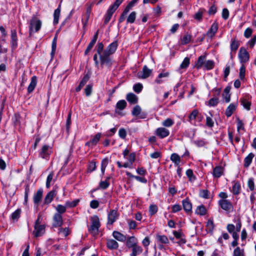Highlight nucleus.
<instances>
[{
    "label": "nucleus",
    "mask_w": 256,
    "mask_h": 256,
    "mask_svg": "<svg viewBox=\"0 0 256 256\" xmlns=\"http://www.w3.org/2000/svg\"><path fill=\"white\" fill-rule=\"evenodd\" d=\"M118 42L115 41L110 44L104 50V56L101 58V66L106 65L110 66L112 64V60L110 55L114 54L118 48Z\"/></svg>",
    "instance_id": "nucleus-1"
},
{
    "label": "nucleus",
    "mask_w": 256,
    "mask_h": 256,
    "mask_svg": "<svg viewBox=\"0 0 256 256\" xmlns=\"http://www.w3.org/2000/svg\"><path fill=\"white\" fill-rule=\"evenodd\" d=\"M90 220L92 224L88 230L92 235L96 236L98 234L100 226L99 218L97 216H94L91 217Z\"/></svg>",
    "instance_id": "nucleus-2"
},
{
    "label": "nucleus",
    "mask_w": 256,
    "mask_h": 256,
    "mask_svg": "<svg viewBox=\"0 0 256 256\" xmlns=\"http://www.w3.org/2000/svg\"><path fill=\"white\" fill-rule=\"evenodd\" d=\"M42 26L41 21L36 16H33L30 22V34L31 35L34 32L38 31Z\"/></svg>",
    "instance_id": "nucleus-3"
},
{
    "label": "nucleus",
    "mask_w": 256,
    "mask_h": 256,
    "mask_svg": "<svg viewBox=\"0 0 256 256\" xmlns=\"http://www.w3.org/2000/svg\"><path fill=\"white\" fill-rule=\"evenodd\" d=\"M122 2V0H116L114 3L109 8L105 17L104 22L106 24L108 23L110 21L112 14L118 8Z\"/></svg>",
    "instance_id": "nucleus-4"
},
{
    "label": "nucleus",
    "mask_w": 256,
    "mask_h": 256,
    "mask_svg": "<svg viewBox=\"0 0 256 256\" xmlns=\"http://www.w3.org/2000/svg\"><path fill=\"white\" fill-rule=\"evenodd\" d=\"M52 152V148L50 146L44 145L42 147L39 155L42 158L48 159Z\"/></svg>",
    "instance_id": "nucleus-5"
},
{
    "label": "nucleus",
    "mask_w": 256,
    "mask_h": 256,
    "mask_svg": "<svg viewBox=\"0 0 256 256\" xmlns=\"http://www.w3.org/2000/svg\"><path fill=\"white\" fill-rule=\"evenodd\" d=\"M238 58L241 63H246L249 60V54L244 48H241L239 51Z\"/></svg>",
    "instance_id": "nucleus-6"
},
{
    "label": "nucleus",
    "mask_w": 256,
    "mask_h": 256,
    "mask_svg": "<svg viewBox=\"0 0 256 256\" xmlns=\"http://www.w3.org/2000/svg\"><path fill=\"white\" fill-rule=\"evenodd\" d=\"M152 72V70L148 68L146 66H144L142 70L138 73V77L140 78L145 79L150 76Z\"/></svg>",
    "instance_id": "nucleus-7"
},
{
    "label": "nucleus",
    "mask_w": 256,
    "mask_h": 256,
    "mask_svg": "<svg viewBox=\"0 0 256 256\" xmlns=\"http://www.w3.org/2000/svg\"><path fill=\"white\" fill-rule=\"evenodd\" d=\"M63 224V220L62 215L60 214H55L53 216L54 227H61Z\"/></svg>",
    "instance_id": "nucleus-8"
},
{
    "label": "nucleus",
    "mask_w": 256,
    "mask_h": 256,
    "mask_svg": "<svg viewBox=\"0 0 256 256\" xmlns=\"http://www.w3.org/2000/svg\"><path fill=\"white\" fill-rule=\"evenodd\" d=\"M156 134L161 138H166L170 134V132L164 128H158L156 130Z\"/></svg>",
    "instance_id": "nucleus-9"
},
{
    "label": "nucleus",
    "mask_w": 256,
    "mask_h": 256,
    "mask_svg": "<svg viewBox=\"0 0 256 256\" xmlns=\"http://www.w3.org/2000/svg\"><path fill=\"white\" fill-rule=\"evenodd\" d=\"M222 208L225 210H230L232 208V203L226 200H220L218 202Z\"/></svg>",
    "instance_id": "nucleus-10"
},
{
    "label": "nucleus",
    "mask_w": 256,
    "mask_h": 256,
    "mask_svg": "<svg viewBox=\"0 0 256 256\" xmlns=\"http://www.w3.org/2000/svg\"><path fill=\"white\" fill-rule=\"evenodd\" d=\"M118 218L117 210H112L108 214V224H112Z\"/></svg>",
    "instance_id": "nucleus-11"
},
{
    "label": "nucleus",
    "mask_w": 256,
    "mask_h": 256,
    "mask_svg": "<svg viewBox=\"0 0 256 256\" xmlns=\"http://www.w3.org/2000/svg\"><path fill=\"white\" fill-rule=\"evenodd\" d=\"M45 232V227L44 225L34 226V230L33 232L36 237L42 236Z\"/></svg>",
    "instance_id": "nucleus-12"
},
{
    "label": "nucleus",
    "mask_w": 256,
    "mask_h": 256,
    "mask_svg": "<svg viewBox=\"0 0 256 256\" xmlns=\"http://www.w3.org/2000/svg\"><path fill=\"white\" fill-rule=\"evenodd\" d=\"M218 30V24L214 22L212 25L210 29L206 32V35L210 38H212L216 33Z\"/></svg>",
    "instance_id": "nucleus-13"
},
{
    "label": "nucleus",
    "mask_w": 256,
    "mask_h": 256,
    "mask_svg": "<svg viewBox=\"0 0 256 256\" xmlns=\"http://www.w3.org/2000/svg\"><path fill=\"white\" fill-rule=\"evenodd\" d=\"M106 246L110 250H116L118 247V244L113 239H108L106 240Z\"/></svg>",
    "instance_id": "nucleus-14"
},
{
    "label": "nucleus",
    "mask_w": 256,
    "mask_h": 256,
    "mask_svg": "<svg viewBox=\"0 0 256 256\" xmlns=\"http://www.w3.org/2000/svg\"><path fill=\"white\" fill-rule=\"evenodd\" d=\"M56 194V192L55 190H52L44 198V204H48L51 202L54 196Z\"/></svg>",
    "instance_id": "nucleus-15"
},
{
    "label": "nucleus",
    "mask_w": 256,
    "mask_h": 256,
    "mask_svg": "<svg viewBox=\"0 0 256 256\" xmlns=\"http://www.w3.org/2000/svg\"><path fill=\"white\" fill-rule=\"evenodd\" d=\"M112 236L117 240L122 242H124L126 239V236L124 234L118 231H114L112 232Z\"/></svg>",
    "instance_id": "nucleus-16"
},
{
    "label": "nucleus",
    "mask_w": 256,
    "mask_h": 256,
    "mask_svg": "<svg viewBox=\"0 0 256 256\" xmlns=\"http://www.w3.org/2000/svg\"><path fill=\"white\" fill-rule=\"evenodd\" d=\"M42 190L40 189L36 192V194H34L33 199L34 204H38L42 199Z\"/></svg>",
    "instance_id": "nucleus-17"
},
{
    "label": "nucleus",
    "mask_w": 256,
    "mask_h": 256,
    "mask_svg": "<svg viewBox=\"0 0 256 256\" xmlns=\"http://www.w3.org/2000/svg\"><path fill=\"white\" fill-rule=\"evenodd\" d=\"M126 98L130 103L132 104H135L138 102V97L133 93H128L126 95Z\"/></svg>",
    "instance_id": "nucleus-18"
},
{
    "label": "nucleus",
    "mask_w": 256,
    "mask_h": 256,
    "mask_svg": "<svg viewBox=\"0 0 256 256\" xmlns=\"http://www.w3.org/2000/svg\"><path fill=\"white\" fill-rule=\"evenodd\" d=\"M36 85V78L34 76L31 78L30 82L28 88V91L29 93L32 92Z\"/></svg>",
    "instance_id": "nucleus-19"
},
{
    "label": "nucleus",
    "mask_w": 256,
    "mask_h": 256,
    "mask_svg": "<svg viewBox=\"0 0 256 256\" xmlns=\"http://www.w3.org/2000/svg\"><path fill=\"white\" fill-rule=\"evenodd\" d=\"M104 46L102 42H99L96 46V52L98 54L100 62L101 58L104 56Z\"/></svg>",
    "instance_id": "nucleus-20"
},
{
    "label": "nucleus",
    "mask_w": 256,
    "mask_h": 256,
    "mask_svg": "<svg viewBox=\"0 0 256 256\" xmlns=\"http://www.w3.org/2000/svg\"><path fill=\"white\" fill-rule=\"evenodd\" d=\"M230 88L226 87L222 94V98L226 102H228L230 101Z\"/></svg>",
    "instance_id": "nucleus-21"
},
{
    "label": "nucleus",
    "mask_w": 256,
    "mask_h": 256,
    "mask_svg": "<svg viewBox=\"0 0 256 256\" xmlns=\"http://www.w3.org/2000/svg\"><path fill=\"white\" fill-rule=\"evenodd\" d=\"M236 106L234 104H230L226 110V114L228 117L232 116L234 112L236 110Z\"/></svg>",
    "instance_id": "nucleus-22"
},
{
    "label": "nucleus",
    "mask_w": 256,
    "mask_h": 256,
    "mask_svg": "<svg viewBox=\"0 0 256 256\" xmlns=\"http://www.w3.org/2000/svg\"><path fill=\"white\" fill-rule=\"evenodd\" d=\"M182 205L184 209L186 212H189L191 211L192 208V205L188 198H186L182 200Z\"/></svg>",
    "instance_id": "nucleus-23"
},
{
    "label": "nucleus",
    "mask_w": 256,
    "mask_h": 256,
    "mask_svg": "<svg viewBox=\"0 0 256 256\" xmlns=\"http://www.w3.org/2000/svg\"><path fill=\"white\" fill-rule=\"evenodd\" d=\"M132 248V253L130 254L131 256H136L141 254L142 252V248L138 245H136Z\"/></svg>",
    "instance_id": "nucleus-24"
},
{
    "label": "nucleus",
    "mask_w": 256,
    "mask_h": 256,
    "mask_svg": "<svg viewBox=\"0 0 256 256\" xmlns=\"http://www.w3.org/2000/svg\"><path fill=\"white\" fill-rule=\"evenodd\" d=\"M223 172V168L222 166H216L213 170V176L216 178L220 177Z\"/></svg>",
    "instance_id": "nucleus-25"
},
{
    "label": "nucleus",
    "mask_w": 256,
    "mask_h": 256,
    "mask_svg": "<svg viewBox=\"0 0 256 256\" xmlns=\"http://www.w3.org/2000/svg\"><path fill=\"white\" fill-rule=\"evenodd\" d=\"M170 160L174 162L176 166H178L180 162V158L178 154L174 153L172 154L170 156Z\"/></svg>",
    "instance_id": "nucleus-26"
},
{
    "label": "nucleus",
    "mask_w": 256,
    "mask_h": 256,
    "mask_svg": "<svg viewBox=\"0 0 256 256\" xmlns=\"http://www.w3.org/2000/svg\"><path fill=\"white\" fill-rule=\"evenodd\" d=\"M60 12V4L58 8L55 10L54 14V23L57 24L58 22Z\"/></svg>",
    "instance_id": "nucleus-27"
},
{
    "label": "nucleus",
    "mask_w": 256,
    "mask_h": 256,
    "mask_svg": "<svg viewBox=\"0 0 256 256\" xmlns=\"http://www.w3.org/2000/svg\"><path fill=\"white\" fill-rule=\"evenodd\" d=\"M137 240L134 236L130 237L126 242V245L128 248H132L137 245Z\"/></svg>",
    "instance_id": "nucleus-28"
},
{
    "label": "nucleus",
    "mask_w": 256,
    "mask_h": 256,
    "mask_svg": "<svg viewBox=\"0 0 256 256\" xmlns=\"http://www.w3.org/2000/svg\"><path fill=\"white\" fill-rule=\"evenodd\" d=\"M254 157V154L250 153L244 158V166L245 167H248L250 165Z\"/></svg>",
    "instance_id": "nucleus-29"
},
{
    "label": "nucleus",
    "mask_w": 256,
    "mask_h": 256,
    "mask_svg": "<svg viewBox=\"0 0 256 256\" xmlns=\"http://www.w3.org/2000/svg\"><path fill=\"white\" fill-rule=\"evenodd\" d=\"M126 106V102L124 100H119L116 104V110H124Z\"/></svg>",
    "instance_id": "nucleus-30"
},
{
    "label": "nucleus",
    "mask_w": 256,
    "mask_h": 256,
    "mask_svg": "<svg viewBox=\"0 0 256 256\" xmlns=\"http://www.w3.org/2000/svg\"><path fill=\"white\" fill-rule=\"evenodd\" d=\"M66 206H62V204H58L57 206L55 208L57 212L56 214H62L66 212Z\"/></svg>",
    "instance_id": "nucleus-31"
},
{
    "label": "nucleus",
    "mask_w": 256,
    "mask_h": 256,
    "mask_svg": "<svg viewBox=\"0 0 256 256\" xmlns=\"http://www.w3.org/2000/svg\"><path fill=\"white\" fill-rule=\"evenodd\" d=\"M90 12H91V8L89 7L87 8L86 12L84 15L85 19H86L85 21H84L82 20V24H83L84 28L86 27V26L87 25L88 20L90 18Z\"/></svg>",
    "instance_id": "nucleus-32"
},
{
    "label": "nucleus",
    "mask_w": 256,
    "mask_h": 256,
    "mask_svg": "<svg viewBox=\"0 0 256 256\" xmlns=\"http://www.w3.org/2000/svg\"><path fill=\"white\" fill-rule=\"evenodd\" d=\"M205 58L206 57L205 56H201L198 58V60L196 64V66L197 67V68H201L202 66L204 65V62H206Z\"/></svg>",
    "instance_id": "nucleus-33"
},
{
    "label": "nucleus",
    "mask_w": 256,
    "mask_h": 256,
    "mask_svg": "<svg viewBox=\"0 0 256 256\" xmlns=\"http://www.w3.org/2000/svg\"><path fill=\"white\" fill-rule=\"evenodd\" d=\"M58 233L59 234H62V236L66 237L70 234V230L68 228H58Z\"/></svg>",
    "instance_id": "nucleus-34"
},
{
    "label": "nucleus",
    "mask_w": 256,
    "mask_h": 256,
    "mask_svg": "<svg viewBox=\"0 0 256 256\" xmlns=\"http://www.w3.org/2000/svg\"><path fill=\"white\" fill-rule=\"evenodd\" d=\"M156 239L158 242H160L162 244H168L169 242V240L166 236L164 235H157Z\"/></svg>",
    "instance_id": "nucleus-35"
},
{
    "label": "nucleus",
    "mask_w": 256,
    "mask_h": 256,
    "mask_svg": "<svg viewBox=\"0 0 256 256\" xmlns=\"http://www.w3.org/2000/svg\"><path fill=\"white\" fill-rule=\"evenodd\" d=\"M206 210L204 206H198L196 210V214L200 216H204L206 214Z\"/></svg>",
    "instance_id": "nucleus-36"
},
{
    "label": "nucleus",
    "mask_w": 256,
    "mask_h": 256,
    "mask_svg": "<svg viewBox=\"0 0 256 256\" xmlns=\"http://www.w3.org/2000/svg\"><path fill=\"white\" fill-rule=\"evenodd\" d=\"M126 174L130 177L134 178L136 180L142 183L145 184L147 182V180L145 178L139 176H134L128 172H126Z\"/></svg>",
    "instance_id": "nucleus-37"
},
{
    "label": "nucleus",
    "mask_w": 256,
    "mask_h": 256,
    "mask_svg": "<svg viewBox=\"0 0 256 256\" xmlns=\"http://www.w3.org/2000/svg\"><path fill=\"white\" fill-rule=\"evenodd\" d=\"M174 124V121L170 118H168L166 120H165L164 122H162V125L165 127H170Z\"/></svg>",
    "instance_id": "nucleus-38"
},
{
    "label": "nucleus",
    "mask_w": 256,
    "mask_h": 256,
    "mask_svg": "<svg viewBox=\"0 0 256 256\" xmlns=\"http://www.w3.org/2000/svg\"><path fill=\"white\" fill-rule=\"evenodd\" d=\"M101 136V133L98 132L90 140L91 142L92 143V145H94V146H96L98 144L100 140Z\"/></svg>",
    "instance_id": "nucleus-39"
},
{
    "label": "nucleus",
    "mask_w": 256,
    "mask_h": 256,
    "mask_svg": "<svg viewBox=\"0 0 256 256\" xmlns=\"http://www.w3.org/2000/svg\"><path fill=\"white\" fill-rule=\"evenodd\" d=\"M136 12H132L127 18V22L134 23L136 18Z\"/></svg>",
    "instance_id": "nucleus-40"
},
{
    "label": "nucleus",
    "mask_w": 256,
    "mask_h": 256,
    "mask_svg": "<svg viewBox=\"0 0 256 256\" xmlns=\"http://www.w3.org/2000/svg\"><path fill=\"white\" fill-rule=\"evenodd\" d=\"M192 36L190 34H186L184 35L181 39V43L182 44H186L190 42Z\"/></svg>",
    "instance_id": "nucleus-41"
},
{
    "label": "nucleus",
    "mask_w": 256,
    "mask_h": 256,
    "mask_svg": "<svg viewBox=\"0 0 256 256\" xmlns=\"http://www.w3.org/2000/svg\"><path fill=\"white\" fill-rule=\"evenodd\" d=\"M108 163V159L106 158L104 159L101 164V172L102 174H104L106 167Z\"/></svg>",
    "instance_id": "nucleus-42"
},
{
    "label": "nucleus",
    "mask_w": 256,
    "mask_h": 256,
    "mask_svg": "<svg viewBox=\"0 0 256 256\" xmlns=\"http://www.w3.org/2000/svg\"><path fill=\"white\" fill-rule=\"evenodd\" d=\"M193 142L198 147L204 146L207 143L204 140L202 139L194 140Z\"/></svg>",
    "instance_id": "nucleus-43"
},
{
    "label": "nucleus",
    "mask_w": 256,
    "mask_h": 256,
    "mask_svg": "<svg viewBox=\"0 0 256 256\" xmlns=\"http://www.w3.org/2000/svg\"><path fill=\"white\" fill-rule=\"evenodd\" d=\"M186 174L190 181L194 182L196 180V176L194 175L193 172L191 169L186 170Z\"/></svg>",
    "instance_id": "nucleus-44"
},
{
    "label": "nucleus",
    "mask_w": 256,
    "mask_h": 256,
    "mask_svg": "<svg viewBox=\"0 0 256 256\" xmlns=\"http://www.w3.org/2000/svg\"><path fill=\"white\" fill-rule=\"evenodd\" d=\"M79 202L78 200H75L72 201H68L66 202V207L72 208L76 206Z\"/></svg>",
    "instance_id": "nucleus-45"
},
{
    "label": "nucleus",
    "mask_w": 256,
    "mask_h": 256,
    "mask_svg": "<svg viewBox=\"0 0 256 256\" xmlns=\"http://www.w3.org/2000/svg\"><path fill=\"white\" fill-rule=\"evenodd\" d=\"M54 174L53 172H51L48 176L46 182V187L49 188L50 185V183L52 180Z\"/></svg>",
    "instance_id": "nucleus-46"
},
{
    "label": "nucleus",
    "mask_w": 256,
    "mask_h": 256,
    "mask_svg": "<svg viewBox=\"0 0 256 256\" xmlns=\"http://www.w3.org/2000/svg\"><path fill=\"white\" fill-rule=\"evenodd\" d=\"M234 256H244V251L237 247L234 252Z\"/></svg>",
    "instance_id": "nucleus-47"
},
{
    "label": "nucleus",
    "mask_w": 256,
    "mask_h": 256,
    "mask_svg": "<svg viewBox=\"0 0 256 256\" xmlns=\"http://www.w3.org/2000/svg\"><path fill=\"white\" fill-rule=\"evenodd\" d=\"M240 184L236 182L232 186V192L235 194H238L240 193Z\"/></svg>",
    "instance_id": "nucleus-48"
},
{
    "label": "nucleus",
    "mask_w": 256,
    "mask_h": 256,
    "mask_svg": "<svg viewBox=\"0 0 256 256\" xmlns=\"http://www.w3.org/2000/svg\"><path fill=\"white\" fill-rule=\"evenodd\" d=\"M140 107L139 106H136L134 108L132 114L134 116H138L140 114Z\"/></svg>",
    "instance_id": "nucleus-49"
},
{
    "label": "nucleus",
    "mask_w": 256,
    "mask_h": 256,
    "mask_svg": "<svg viewBox=\"0 0 256 256\" xmlns=\"http://www.w3.org/2000/svg\"><path fill=\"white\" fill-rule=\"evenodd\" d=\"M190 64V58H185L183 62L180 65V68H186Z\"/></svg>",
    "instance_id": "nucleus-50"
},
{
    "label": "nucleus",
    "mask_w": 256,
    "mask_h": 256,
    "mask_svg": "<svg viewBox=\"0 0 256 256\" xmlns=\"http://www.w3.org/2000/svg\"><path fill=\"white\" fill-rule=\"evenodd\" d=\"M214 66V62L213 61L210 60H208L205 62L204 66L207 70H211L213 68Z\"/></svg>",
    "instance_id": "nucleus-51"
},
{
    "label": "nucleus",
    "mask_w": 256,
    "mask_h": 256,
    "mask_svg": "<svg viewBox=\"0 0 256 256\" xmlns=\"http://www.w3.org/2000/svg\"><path fill=\"white\" fill-rule=\"evenodd\" d=\"M90 76V73H88L85 74L80 84L83 86L86 84Z\"/></svg>",
    "instance_id": "nucleus-52"
},
{
    "label": "nucleus",
    "mask_w": 256,
    "mask_h": 256,
    "mask_svg": "<svg viewBox=\"0 0 256 256\" xmlns=\"http://www.w3.org/2000/svg\"><path fill=\"white\" fill-rule=\"evenodd\" d=\"M198 112L197 110H193L188 116L189 121L191 122L192 120L196 119L198 116Z\"/></svg>",
    "instance_id": "nucleus-53"
},
{
    "label": "nucleus",
    "mask_w": 256,
    "mask_h": 256,
    "mask_svg": "<svg viewBox=\"0 0 256 256\" xmlns=\"http://www.w3.org/2000/svg\"><path fill=\"white\" fill-rule=\"evenodd\" d=\"M241 103L242 105L244 106V107L247 110H250V106L251 105V103L248 101H247L245 99H242L241 100Z\"/></svg>",
    "instance_id": "nucleus-54"
},
{
    "label": "nucleus",
    "mask_w": 256,
    "mask_h": 256,
    "mask_svg": "<svg viewBox=\"0 0 256 256\" xmlns=\"http://www.w3.org/2000/svg\"><path fill=\"white\" fill-rule=\"evenodd\" d=\"M210 116H207L206 118V124L208 127H212L214 124V122L212 118V114L210 113Z\"/></svg>",
    "instance_id": "nucleus-55"
},
{
    "label": "nucleus",
    "mask_w": 256,
    "mask_h": 256,
    "mask_svg": "<svg viewBox=\"0 0 256 256\" xmlns=\"http://www.w3.org/2000/svg\"><path fill=\"white\" fill-rule=\"evenodd\" d=\"M239 46V44L238 42L236 40H233L230 44V48L232 51H236L237 50Z\"/></svg>",
    "instance_id": "nucleus-56"
},
{
    "label": "nucleus",
    "mask_w": 256,
    "mask_h": 256,
    "mask_svg": "<svg viewBox=\"0 0 256 256\" xmlns=\"http://www.w3.org/2000/svg\"><path fill=\"white\" fill-rule=\"evenodd\" d=\"M158 211V207L156 205H150L149 208V212L150 215H154Z\"/></svg>",
    "instance_id": "nucleus-57"
},
{
    "label": "nucleus",
    "mask_w": 256,
    "mask_h": 256,
    "mask_svg": "<svg viewBox=\"0 0 256 256\" xmlns=\"http://www.w3.org/2000/svg\"><path fill=\"white\" fill-rule=\"evenodd\" d=\"M56 36H55L52 41V52H51V54L52 56L54 55V54L56 52Z\"/></svg>",
    "instance_id": "nucleus-58"
},
{
    "label": "nucleus",
    "mask_w": 256,
    "mask_h": 256,
    "mask_svg": "<svg viewBox=\"0 0 256 256\" xmlns=\"http://www.w3.org/2000/svg\"><path fill=\"white\" fill-rule=\"evenodd\" d=\"M246 72V68L242 64L240 70V78L241 80L244 78Z\"/></svg>",
    "instance_id": "nucleus-59"
},
{
    "label": "nucleus",
    "mask_w": 256,
    "mask_h": 256,
    "mask_svg": "<svg viewBox=\"0 0 256 256\" xmlns=\"http://www.w3.org/2000/svg\"><path fill=\"white\" fill-rule=\"evenodd\" d=\"M248 186L250 190L252 191L254 189V179L252 178H249L248 181Z\"/></svg>",
    "instance_id": "nucleus-60"
},
{
    "label": "nucleus",
    "mask_w": 256,
    "mask_h": 256,
    "mask_svg": "<svg viewBox=\"0 0 256 256\" xmlns=\"http://www.w3.org/2000/svg\"><path fill=\"white\" fill-rule=\"evenodd\" d=\"M218 102V99L216 98H214L208 101V105L210 106H216Z\"/></svg>",
    "instance_id": "nucleus-61"
},
{
    "label": "nucleus",
    "mask_w": 256,
    "mask_h": 256,
    "mask_svg": "<svg viewBox=\"0 0 256 256\" xmlns=\"http://www.w3.org/2000/svg\"><path fill=\"white\" fill-rule=\"evenodd\" d=\"M142 88V85L140 83L134 84L133 87L134 91L137 93H139L141 92Z\"/></svg>",
    "instance_id": "nucleus-62"
},
{
    "label": "nucleus",
    "mask_w": 256,
    "mask_h": 256,
    "mask_svg": "<svg viewBox=\"0 0 256 256\" xmlns=\"http://www.w3.org/2000/svg\"><path fill=\"white\" fill-rule=\"evenodd\" d=\"M206 228H207V229L208 230H209L210 232H212L214 228V223H213V221L211 220H209L208 222H207V224H206Z\"/></svg>",
    "instance_id": "nucleus-63"
},
{
    "label": "nucleus",
    "mask_w": 256,
    "mask_h": 256,
    "mask_svg": "<svg viewBox=\"0 0 256 256\" xmlns=\"http://www.w3.org/2000/svg\"><path fill=\"white\" fill-rule=\"evenodd\" d=\"M20 210L18 209L15 212H14L12 215V218L13 220H17L20 214Z\"/></svg>",
    "instance_id": "nucleus-64"
}]
</instances>
